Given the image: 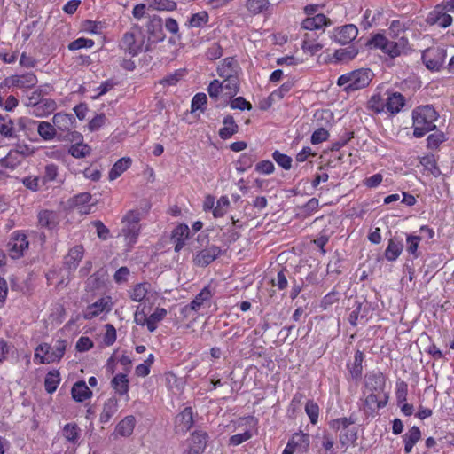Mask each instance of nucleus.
I'll use <instances>...</instances> for the list:
<instances>
[{
	"instance_id": "46",
	"label": "nucleus",
	"mask_w": 454,
	"mask_h": 454,
	"mask_svg": "<svg viewBox=\"0 0 454 454\" xmlns=\"http://www.w3.org/2000/svg\"><path fill=\"white\" fill-rule=\"evenodd\" d=\"M245 6L250 14L257 15L268 11L270 3V0H247Z\"/></svg>"
},
{
	"instance_id": "11",
	"label": "nucleus",
	"mask_w": 454,
	"mask_h": 454,
	"mask_svg": "<svg viewBox=\"0 0 454 454\" xmlns=\"http://www.w3.org/2000/svg\"><path fill=\"white\" fill-rule=\"evenodd\" d=\"M451 12L444 2L436 4L427 16L426 22L430 26H437L441 28H447L453 23V18L449 13Z\"/></svg>"
},
{
	"instance_id": "10",
	"label": "nucleus",
	"mask_w": 454,
	"mask_h": 454,
	"mask_svg": "<svg viewBox=\"0 0 454 454\" xmlns=\"http://www.w3.org/2000/svg\"><path fill=\"white\" fill-rule=\"evenodd\" d=\"M18 124L22 130L36 129L39 136L45 141L54 139L57 135L54 124H51L48 121H38L29 118H20Z\"/></svg>"
},
{
	"instance_id": "45",
	"label": "nucleus",
	"mask_w": 454,
	"mask_h": 454,
	"mask_svg": "<svg viewBox=\"0 0 454 454\" xmlns=\"http://www.w3.org/2000/svg\"><path fill=\"white\" fill-rule=\"evenodd\" d=\"M61 381L60 373L58 370H51L44 379V387L48 394H53Z\"/></svg>"
},
{
	"instance_id": "64",
	"label": "nucleus",
	"mask_w": 454,
	"mask_h": 454,
	"mask_svg": "<svg viewBox=\"0 0 454 454\" xmlns=\"http://www.w3.org/2000/svg\"><path fill=\"white\" fill-rule=\"evenodd\" d=\"M223 50L221 44L215 42L208 45L205 51V56L208 60H216L223 56Z\"/></svg>"
},
{
	"instance_id": "18",
	"label": "nucleus",
	"mask_w": 454,
	"mask_h": 454,
	"mask_svg": "<svg viewBox=\"0 0 454 454\" xmlns=\"http://www.w3.org/2000/svg\"><path fill=\"white\" fill-rule=\"evenodd\" d=\"M38 82L37 76L33 72H27L22 74H14L4 79L3 84L8 88L15 87L19 89L29 90L34 88Z\"/></svg>"
},
{
	"instance_id": "12",
	"label": "nucleus",
	"mask_w": 454,
	"mask_h": 454,
	"mask_svg": "<svg viewBox=\"0 0 454 454\" xmlns=\"http://www.w3.org/2000/svg\"><path fill=\"white\" fill-rule=\"evenodd\" d=\"M131 301L141 302L145 301V304L154 305L160 295L156 291L151 290V284L148 282L137 283L128 292Z\"/></svg>"
},
{
	"instance_id": "32",
	"label": "nucleus",
	"mask_w": 454,
	"mask_h": 454,
	"mask_svg": "<svg viewBox=\"0 0 454 454\" xmlns=\"http://www.w3.org/2000/svg\"><path fill=\"white\" fill-rule=\"evenodd\" d=\"M223 127L218 135L221 139L228 140L239 132V127L231 114H227L223 119Z\"/></svg>"
},
{
	"instance_id": "36",
	"label": "nucleus",
	"mask_w": 454,
	"mask_h": 454,
	"mask_svg": "<svg viewBox=\"0 0 454 454\" xmlns=\"http://www.w3.org/2000/svg\"><path fill=\"white\" fill-rule=\"evenodd\" d=\"M119 409V403L116 397L108 398L103 404V409L99 416V422L102 424L108 423L116 414Z\"/></svg>"
},
{
	"instance_id": "41",
	"label": "nucleus",
	"mask_w": 454,
	"mask_h": 454,
	"mask_svg": "<svg viewBox=\"0 0 454 454\" xmlns=\"http://www.w3.org/2000/svg\"><path fill=\"white\" fill-rule=\"evenodd\" d=\"M404 452H411L413 447L421 438V431L419 427L412 426L403 436Z\"/></svg>"
},
{
	"instance_id": "3",
	"label": "nucleus",
	"mask_w": 454,
	"mask_h": 454,
	"mask_svg": "<svg viewBox=\"0 0 454 454\" xmlns=\"http://www.w3.org/2000/svg\"><path fill=\"white\" fill-rule=\"evenodd\" d=\"M371 49L380 50L391 59H395L409 50V40L402 35L398 40H389L381 33L373 35L367 42Z\"/></svg>"
},
{
	"instance_id": "31",
	"label": "nucleus",
	"mask_w": 454,
	"mask_h": 454,
	"mask_svg": "<svg viewBox=\"0 0 454 454\" xmlns=\"http://www.w3.org/2000/svg\"><path fill=\"white\" fill-rule=\"evenodd\" d=\"M239 65L233 57L224 58L216 68L217 74L221 78L239 75Z\"/></svg>"
},
{
	"instance_id": "21",
	"label": "nucleus",
	"mask_w": 454,
	"mask_h": 454,
	"mask_svg": "<svg viewBox=\"0 0 454 454\" xmlns=\"http://www.w3.org/2000/svg\"><path fill=\"white\" fill-rule=\"evenodd\" d=\"M358 35V28L354 24H347L333 30V39L345 45L354 41Z\"/></svg>"
},
{
	"instance_id": "33",
	"label": "nucleus",
	"mask_w": 454,
	"mask_h": 454,
	"mask_svg": "<svg viewBox=\"0 0 454 454\" xmlns=\"http://www.w3.org/2000/svg\"><path fill=\"white\" fill-rule=\"evenodd\" d=\"M364 360V355L363 351L357 349L354 356V361L353 363H348L347 364V369L348 372V374L350 378L355 380L358 381L363 375V362Z\"/></svg>"
},
{
	"instance_id": "58",
	"label": "nucleus",
	"mask_w": 454,
	"mask_h": 454,
	"mask_svg": "<svg viewBox=\"0 0 454 454\" xmlns=\"http://www.w3.org/2000/svg\"><path fill=\"white\" fill-rule=\"evenodd\" d=\"M421 241V238L417 235L409 234L406 237V251L409 254H411L413 258L419 257L418 247Z\"/></svg>"
},
{
	"instance_id": "62",
	"label": "nucleus",
	"mask_w": 454,
	"mask_h": 454,
	"mask_svg": "<svg viewBox=\"0 0 454 454\" xmlns=\"http://www.w3.org/2000/svg\"><path fill=\"white\" fill-rule=\"evenodd\" d=\"M368 104L369 108L375 113H386L385 98L380 93L372 95Z\"/></svg>"
},
{
	"instance_id": "61",
	"label": "nucleus",
	"mask_w": 454,
	"mask_h": 454,
	"mask_svg": "<svg viewBox=\"0 0 454 454\" xmlns=\"http://www.w3.org/2000/svg\"><path fill=\"white\" fill-rule=\"evenodd\" d=\"M59 176V167L54 163L47 164L44 167L43 176H42L43 184L53 182Z\"/></svg>"
},
{
	"instance_id": "13",
	"label": "nucleus",
	"mask_w": 454,
	"mask_h": 454,
	"mask_svg": "<svg viewBox=\"0 0 454 454\" xmlns=\"http://www.w3.org/2000/svg\"><path fill=\"white\" fill-rule=\"evenodd\" d=\"M32 151L26 145H17L15 148L11 149L6 156L0 159V167L9 170H14L19 167L25 157L30 155Z\"/></svg>"
},
{
	"instance_id": "6",
	"label": "nucleus",
	"mask_w": 454,
	"mask_h": 454,
	"mask_svg": "<svg viewBox=\"0 0 454 454\" xmlns=\"http://www.w3.org/2000/svg\"><path fill=\"white\" fill-rule=\"evenodd\" d=\"M152 306L151 304L144 303L141 307H137L134 314V322L139 326L145 327L149 333L155 332L159 324L163 321L168 315V310L159 306L150 313Z\"/></svg>"
},
{
	"instance_id": "60",
	"label": "nucleus",
	"mask_w": 454,
	"mask_h": 454,
	"mask_svg": "<svg viewBox=\"0 0 454 454\" xmlns=\"http://www.w3.org/2000/svg\"><path fill=\"white\" fill-rule=\"evenodd\" d=\"M319 208V201L317 198H311L300 208V214L306 218L312 215Z\"/></svg>"
},
{
	"instance_id": "44",
	"label": "nucleus",
	"mask_w": 454,
	"mask_h": 454,
	"mask_svg": "<svg viewBox=\"0 0 454 454\" xmlns=\"http://www.w3.org/2000/svg\"><path fill=\"white\" fill-rule=\"evenodd\" d=\"M434 132L429 134L427 137V148L430 151H437L441 145L448 140L446 134L442 131L433 130Z\"/></svg>"
},
{
	"instance_id": "51",
	"label": "nucleus",
	"mask_w": 454,
	"mask_h": 454,
	"mask_svg": "<svg viewBox=\"0 0 454 454\" xmlns=\"http://www.w3.org/2000/svg\"><path fill=\"white\" fill-rule=\"evenodd\" d=\"M357 440V432L355 428L341 430L339 434V441L342 447L348 449L349 446H354Z\"/></svg>"
},
{
	"instance_id": "48",
	"label": "nucleus",
	"mask_w": 454,
	"mask_h": 454,
	"mask_svg": "<svg viewBox=\"0 0 454 454\" xmlns=\"http://www.w3.org/2000/svg\"><path fill=\"white\" fill-rule=\"evenodd\" d=\"M221 83L223 90H225V94L229 98H233L239 90V75L223 78Z\"/></svg>"
},
{
	"instance_id": "52",
	"label": "nucleus",
	"mask_w": 454,
	"mask_h": 454,
	"mask_svg": "<svg viewBox=\"0 0 454 454\" xmlns=\"http://www.w3.org/2000/svg\"><path fill=\"white\" fill-rule=\"evenodd\" d=\"M0 134L8 138L15 137L14 123L8 115H0Z\"/></svg>"
},
{
	"instance_id": "59",
	"label": "nucleus",
	"mask_w": 454,
	"mask_h": 454,
	"mask_svg": "<svg viewBox=\"0 0 454 454\" xmlns=\"http://www.w3.org/2000/svg\"><path fill=\"white\" fill-rule=\"evenodd\" d=\"M395 395L397 405L407 402L408 384L403 380H398L395 384Z\"/></svg>"
},
{
	"instance_id": "57",
	"label": "nucleus",
	"mask_w": 454,
	"mask_h": 454,
	"mask_svg": "<svg viewBox=\"0 0 454 454\" xmlns=\"http://www.w3.org/2000/svg\"><path fill=\"white\" fill-rule=\"evenodd\" d=\"M149 7L157 11L172 12L177 8V4L173 0H153Z\"/></svg>"
},
{
	"instance_id": "20",
	"label": "nucleus",
	"mask_w": 454,
	"mask_h": 454,
	"mask_svg": "<svg viewBox=\"0 0 454 454\" xmlns=\"http://www.w3.org/2000/svg\"><path fill=\"white\" fill-rule=\"evenodd\" d=\"M386 387V377L385 375L378 371V372H372L365 375L364 378V388L368 392H374V393H386L385 390Z\"/></svg>"
},
{
	"instance_id": "14",
	"label": "nucleus",
	"mask_w": 454,
	"mask_h": 454,
	"mask_svg": "<svg viewBox=\"0 0 454 454\" xmlns=\"http://www.w3.org/2000/svg\"><path fill=\"white\" fill-rule=\"evenodd\" d=\"M310 436L302 431L292 434L282 454H306L309 449Z\"/></svg>"
},
{
	"instance_id": "28",
	"label": "nucleus",
	"mask_w": 454,
	"mask_h": 454,
	"mask_svg": "<svg viewBox=\"0 0 454 454\" xmlns=\"http://www.w3.org/2000/svg\"><path fill=\"white\" fill-rule=\"evenodd\" d=\"M221 254L220 247L210 246L197 253L194 262L198 266L206 267L214 262Z\"/></svg>"
},
{
	"instance_id": "4",
	"label": "nucleus",
	"mask_w": 454,
	"mask_h": 454,
	"mask_svg": "<svg viewBox=\"0 0 454 454\" xmlns=\"http://www.w3.org/2000/svg\"><path fill=\"white\" fill-rule=\"evenodd\" d=\"M118 47L124 54L132 58L149 50L148 45L145 44V35L143 34L141 27L137 24L122 35Z\"/></svg>"
},
{
	"instance_id": "43",
	"label": "nucleus",
	"mask_w": 454,
	"mask_h": 454,
	"mask_svg": "<svg viewBox=\"0 0 454 454\" xmlns=\"http://www.w3.org/2000/svg\"><path fill=\"white\" fill-rule=\"evenodd\" d=\"M136 426V419L133 415L126 416L115 427L117 434L124 437L131 435Z\"/></svg>"
},
{
	"instance_id": "9",
	"label": "nucleus",
	"mask_w": 454,
	"mask_h": 454,
	"mask_svg": "<svg viewBox=\"0 0 454 454\" xmlns=\"http://www.w3.org/2000/svg\"><path fill=\"white\" fill-rule=\"evenodd\" d=\"M215 293L211 285L206 286L189 304L181 309V314L188 317L192 311L198 312L203 307H210Z\"/></svg>"
},
{
	"instance_id": "53",
	"label": "nucleus",
	"mask_w": 454,
	"mask_h": 454,
	"mask_svg": "<svg viewBox=\"0 0 454 454\" xmlns=\"http://www.w3.org/2000/svg\"><path fill=\"white\" fill-rule=\"evenodd\" d=\"M207 106V97L204 92L196 93L191 102V112L195 113L200 111L204 113Z\"/></svg>"
},
{
	"instance_id": "22",
	"label": "nucleus",
	"mask_w": 454,
	"mask_h": 454,
	"mask_svg": "<svg viewBox=\"0 0 454 454\" xmlns=\"http://www.w3.org/2000/svg\"><path fill=\"white\" fill-rule=\"evenodd\" d=\"M331 20L323 13H318L311 17H307L301 21V27L303 30L314 31L322 30L332 26Z\"/></svg>"
},
{
	"instance_id": "50",
	"label": "nucleus",
	"mask_w": 454,
	"mask_h": 454,
	"mask_svg": "<svg viewBox=\"0 0 454 454\" xmlns=\"http://www.w3.org/2000/svg\"><path fill=\"white\" fill-rule=\"evenodd\" d=\"M256 160V156L253 153H244L240 154L236 162V170L239 173H244L248 170Z\"/></svg>"
},
{
	"instance_id": "17",
	"label": "nucleus",
	"mask_w": 454,
	"mask_h": 454,
	"mask_svg": "<svg viewBox=\"0 0 454 454\" xmlns=\"http://www.w3.org/2000/svg\"><path fill=\"white\" fill-rule=\"evenodd\" d=\"M389 400L388 393H374L369 394L362 399V409L367 415H373L378 410L384 408Z\"/></svg>"
},
{
	"instance_id": "24",
	"label": "nucleus",
	"mask_w": 454,
	"mask_h": 454,
	"mask_svg": "<svg viewBox=\"0 0 454 454\" xmlns=\"http://www.w3.org/2000/svg\"><path fill=\"white\" fill-rule=\"evenodd\" d=\"M383 18V9L380 7L366 8L361 18L360 26L366 30L378 26Z\"/></svg>"
},
{
	"instance_id": "49",
	"label": "nucleus",
	"mask_w": 454,
	"mask_h": 454,
	"mask_svg": "<svg viewBox=\"0 0 454 454\" xmlns=\"http://www.w3.org/2000/svg\"><path fill=\"white\" fill-rule=\"evenodd\" d=\"M63 436L65 439L73 443L76 444L81 436V429L76 423H67L63 427Z\"/></svg>"
},
{
	"instance_id": "29",
	"label": "nucleus",
	"mask_w": 454,
	"mask_h": 454,
	"mask_svg": "<svg viewBox=\"0 0 454 454\" xmlns=\"http://www.w3.org/2000/svg\"><path fill=\"white\" fill-rule=\"evenodd\" d=\"M405 105V98L400 92H387L385 98L386 113L398 114Z\"/></svg>"
},
{
	"instance_id": "5",
	"label": "nucleus",
	"mask_w": 454,
	"mask_h": 454,
	"mask_svg": "<svg viewBox=\"0 0 454 454\" xmlns=\"http://www.w3.org/2000/svg\"><path fill=\"white\" fill-rule=\"evenodd\" d=\"M374 76L370 68H359L339 76L337 85L342 87L347 93L366 88Z\"/></svg>"
},
{
	"instance_id": "30",
	"label": "nucleus",
	"mask_w": 454,
	"mask_h": 454,
	"mask_svg": "<svg viewBox=\"0 0 454 454\" xmlns=\"http://www.w3.org/2000/svg\"><path fill=\"white\" fill-rule=\"evenodd\" d=\"M422 60L427 68L430 70H439L442 64L443 59L442 52L437 49H427L422 54Z\"/></svg>"
},
{
	"instance_id": "34",
	"label": "nucleus",
	"mask_w": 454,
	"mask_h": 454,
	"mask_svg": "<svg viewBox=\"0 0 454 454\" xmlns=\"http://www.w3.org/2000/svg\"><path fill=\"white\" fill-rule=\"evenodd\" d=\"M84 254V248L82 245H76L69 249L64 259V265L69 270H74L79 265Z\"/></svg>"
},
{
	"instance_id": "63",
	"label": "nucleus",
	"mask_w": 454,
	"mask_h": 454,
	"mask_svg": "<svg viewBox=\"0 0 454 454\" xmlns=\"http://www.w3.org/2000/svg\"><path fill=\"white\" fill-rule=\"evenodd\" d=\"M294 87V82L291 81L284 82L279 88L273 90L270 95V98L272 101L280 100L282 99Z\"/></svg>"
},
{
	"instance_id": "8",
	"label": "nucleus",
	"mask_w": 454,
	"mask_h": 454,
	"mask_svg": "<svg viewBox=\"0 0 454 454\" xmlns=\"http://www.w3.org/2000/svg\"><path fill=\"white\" fill-rule=\"evenodd\" d=\"M114 301L111 295H103L98 298L94 302L88 304L82 311V316L85 320H92L96 317L106 318L113 310Z\"/></svg>"
},
{
	"instance_id": "56",
	"label": "nucleus",
	"mask_w": 454,
	"mask_h": 454,
	"mask_svg": "<svg viewBox=\"0 0 454 454\" xmlns=\"http://www.w3.org/2000/svg\"><path fill=\"white\" fill-rule=\"evenodd\" d=\"M319 406L314 400H308L305 403V412L309 418V421L312 425H316L318 422L319 418Z\"/></svg>"
},
{
	"instance_id": "35",
	"label": "nucleus",
	"mask_w": 454,
	"mask_h": 454,
	"mask_svg": "<svg viewBox=\"0 0 454 454\" xmlns=\"http://www.w3.org/2000/svg\"><path fill=\"white\" fill-rule=\"evenodd\" d=\"M403 244L402 239L394 237L388 239L384 256L388 262H395L402 254Z\"/></svg>"
},
{
	"instance_id": "19",
	"label": "nucleus",
	"mask_w": 454,
	"mask_h": 454,
	"mask_svg": "<svg viewBox=\"0 0 454 454\" xmlns=\"http://www.w3.org/2000/svg\"><path fill=\"white\" fill-rule=\"evenodd\" d=\"M190 229L186 223H178L171 231L170 242L176 253H179L190 239Z\"/></svg>"
},
{
	"instance_id": "38",
	"label": "nucleus",
	"mask_w": 454,
	"mask_h": 454,
	"mask_svg": "<svg viewBox=\"0 0 454 454\" xmlns=\"http://www.w3.org/2000/svg\"><path fill=\"white\" fill-rule=\"evenodd\" d=\"M111 387L120 396L129 398V380L126 373H117L111 380Z\"/></svg>"
},
{
	"instance_id": "42",
	"label": "nucleus",
	"mask_w": 454,
	"mask_h": 454,
	"mask_svg": "<svg viewBox=\"0 0 454 454\" xmlns=\"http://www.w3.org/2000/svg\"><path fill=\"white\" fill-rule=\"evenodd\" d=\"M132 160L130 157H122L119 159L112 167L108 173V178L114 181L120 177L128 168H130Z\"/></svg>"
},
{
	"instance_id": "54",
	"label": "nucleus",
	"mask_w": 454,
	"mask_h": 454,
	"mask_svg": "<svg viewBox=\"0 0 454 454\" xmlns=\"http://www.w3.org/2000/svg\"><path fill=\"white\" fill-rule=\"evenodd\" d=\"M68 153L76 159H82L90 154L91 148L87 144L76 143L70 145Z\"/></svg>"
},
{
	"instance_id": "55",
	"label": "nucleus",
	"mask_w": 454,
	"mask_h": 454,
	"mask_svg": "<svg viewBox=\"0 0 454 454\" xmlns=\"http://www.w3.org/2000/svg\"><path fill=\"white\" fill-rule=\"evenodd\" d=\"M231 207V203L229 200V198L225 195L221 196L217 201L216 205L214 207L213 209V216L215 218H220L223 217L229 210Z\"/></svg>"
},
{
	"instance_id": "23",
	"label": "nucleus",
	"mask_w": 454,
	"mask_h": 454,
	"mask_svg": "<svg viewBox=\"0 0 454 454\" xmlns=\"http://www.w3.org/2000/svg\"><path fill=\"white\" fill-rule=\"evenodd\" d=\"M194 424L193 411L192 407H185L177 414L175 421V429L176 433H187Z\"/></svg>"
},
{
	"instance_id": "27",
	"label": "nucleus",
	"mask_w": 454,
	"mask_h": 454,
	"mask_svg": "<svg viewBox=\"0 0 454 454\" xmlns=\"http://www.w3.org/2000/svg\"><path fill=\"white\" fill-rule=\"evenodd\" d=\"M146 32L149 35V38L153 42H160L165 38L163 32V23L161 18L153 15L150 17L149 20L145 25Z\"/></svg>"
},
{
	"instance_id": "16",
	"label": "nucleus",
	"mask_w": 454,
	"mask_h": 454,
	"mask_svg": "<svg viewBox=\"0 0 454 454\" xmlns=\"http://www.w3.org/2000/svg\"><path fill=\"white\" fill-rule=\"evenodd\" d=\"M41 96V92L35 91L29 98V106H31V113L37 117H45L52 114L57 108V103L51 98H42L34 101Z\"/></svg>"
},
{
	"instance_id": "37",
	"label": "nucleus",
	"mask_w": 454,
	"mask_h": 454,
	"mask_svg": "<svg viewBox=\"0 0 454 454\" xmlns=\"http://www.w3.org/2000/svg\"><path fill=\"white\" fill-rule=\"evenodd\" d=\"M91 199L90 192H81L72 198L71 205L76 207L81 215H87L91 209L92 205L90 204Z\"/></svg>"
},
{
	"instance_id": "15",
	"label": "nucleus",
	"mask_w": 454,
	"mask_h": 454,
	"mask_svg": "<svg viewBox=\"0 0 454 454\" xmlns=\"http://www.w3.org/2000/svg\"><path fill=\"white\" fill-rule=\"evenodd\" d=\"M28 247L29 242L25 232L22 231H15L12 233L7 243L8 254L12 259H19L24 255Z\"/></svg>"
},
{
	"instance_id": "2",
	"label": "nucleus",
	"mask_w": 454,
	"mask_h": 454,
	"mask_svg": "<svg viewBox=\"0 0 454 454\" xmlns=\"http://www.w3.org/2000/svg\"><path fill=\"white\" fill-rule=\"evenodd\" d=\"M439 113L432 105H422L412 111L413 137L421 138L430 131L436 129L435 122Z\"/></svg>"
},
{
	"instance_id": "26",
	"label": "nucleus",
	"mask_w": 454,
	"mask_h": 454,
	"mask_svg": "<svg viewBox=\"0 0 454 454\" xmlns=\"http://www.w3.org/2000/svg\"><path fill=\"white\" fill-rule=\"evenodd\" d=\"M208 442V434L203 430H196L192 432L187 439L188 448L196 451L197 454H202Z\"/></svg>"
},
{
	"instance_id": "47",
	"label": "nucleus",
	"mask_w": 454,
	"mask_h": 454,
	"mask_svg": "<svg viewBox=\"0 0 454 454\" xmlns=\"http://www.w3.org/2000/svg\"><path fill=\"white\" fill-rule=\"evenodd\" d=\"M209 21V15L207 12L201 11L192 14L187 21V26L190 28H201L207 26Z\"/></svg>"
},
{
	"instance_id": "25",
	"label": "nucleus",
	"mask_w": 454,
	"mask_h": 454,
	"mask_svg": "<svg viewBox=\"0 0 454 454\" xmlns=\"http://www.w3.org/2000/svg\"><path fill=\"white\" fill-rule=\"evenodd\" d=\"M37 219L39 227L49 231L56 230L60 221L59 214L49 209L39 211Z\"/></svg>"
},
{
	"instance_id": "39",
	"label": "nucleus",
	"mask_w": 454,
	"mask_h": 454,
	"mask_svg": "<svg viewBox=\"0 0 454 454\" xmlns=\"http://www.w3.org/2000/svg\"><path fill=\"white\" fill-rule=\"evenodd\" d=\"M72 398L78 403H82L92 396V391L89 388L85 381L79 380L75 382L71 389Z\"/></svg>"
},
{
	"instance_id": "7",
	"label": "nucleus",
	"mask_w": 454,
	"mask_h": 454,
	"mask_svg": "<svg viewBox=\"0 0 454 454\" xmlns=\"http://www.w3.org/2000/svg\"><path fill=\"white\" fill-rule=\"evenodd\" d=\"M67 345V340L63 339L57 340L53 347L47 342L40 343L35 348V362L39 364L60 362L65 356Z\"/></svg>"
},
{
	"instance_id": "40",
	"label": "nucleus",
	"mask_w": 454,
	"mask_h": 454,
	"mask_svg": "<svg viewBox=\"0 0 454 454\" xmlns=\"http://www.w3.org/2000/svg\"><path fill=\"white\" fill-rule=\"evenodd\" d=\"M74 121L75 119L72 114L65 113H57L52 118L55 129L62 132L69 131L73 128Z\"/></svg>"
},
{
	"instance_id": "1",
	"label": "nucleus",
	"mask_w": 454,
	"mask_h": 454,
	"mask_svg": "<svg viewBox=\"0 0 454 454\" xmlns=\"http://www.w3.org/2000/svg\"><path fill=\"white\" fill-rule=\"evenodd\" d=\"M150 210L151 204L145 201L140 207L129 209L123 215L120 236L123 238L127 251H130L137 244L142 231L141 221L146 218Z\"/></svg>"
}]
</instances>
